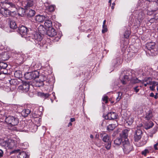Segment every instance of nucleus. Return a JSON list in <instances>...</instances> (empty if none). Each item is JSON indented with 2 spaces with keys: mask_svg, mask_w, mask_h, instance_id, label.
Returning <instances> with one entry per match:
<instances>
[{
  "mask_svg": "<svg viewBox=\"0 0 158 158\" xmlns=\"http://www.w3.org/2000/svg\"><path fill=\"white\" fill-rule=\"evenodd\" d=\"M0 144L6 149H10L13 148L15 145L14 141L11 139L4 140L3 139L0 140Z\"/></svg>",
  "mask_w": 158,
  "mask_h": 158,
  "instance_id": "nucleus-1",
  "label": "nucleus"
},
{
  "mask_svg": "<svg viewBox=\"0 0 158 158\" xmlns=\"http://www.w3.org/2000/svg\"><path fill=\"white\" fill-rule=\"evenodd\" d=\"M122 144L123 151L126 154H128L133 150V147L130 144L128 139L122 141Z\"/></svg>",
  "mask_w": 158,
  "mask_h": 158,
  "instance_id": "nucleus-2",
  "label": "nucleus"
},
{
  "mask_svg": "<svg viewBox=\"0 0 158 158\" xmlns=\"http://www.w3.org/2000/svg\"><path fill=\"white\" fill-rule=\"evenodd\" d=\"M18 31L23 37H24L26 40L29 41L30 40V36L27 35V32L28 30L27 27L23 25L19 27L18 28Z\"/></svg>",
  "mask_w": 158,
  "mask_h": 158,
  "instance_id": "nucleus-3",
  "label": "nucleus"
},
{
  "mask_svg": "<svg viewBox=\"0 0 158 158\" xmlns=\"http://www.w3.org/2000/svg\"><path fill=\"white\" fill-rule=\"evenodd\" d=\"M29 82L24 81L23 85H21L19 86L18 89L21 90L22 92H27L29 90Z\"/></svg>",
  "mask_w": 158,
  "mask_h": 158,
  "instance_id": "nucleus-4",
  "label": "nucleus"
},
{
  "mask_svg": "<svg viewBox=\"0 0 158 158\" xmlns=\"http://www.w3.org/2000/svg\"><path fill=\"white\" fill-rule=\"evenodd\" d=\"M7 66L6 63L4 62H0V75L6 74L8 73V71L6 69Z\"/></svg>",
  "mask_w": 158,
  "mask_h": 158,
  "instance_id": "nucleus-5",
  "label": "nucleus"
},
{
  "mask_svg": "<svg viewBox=\"0 0 158 158\" xmlns=\"http://www.w3.org/2000/svg\"><path fill=\"white\" fill-rule=\"evenodd\" d=\"M44 81V79H39L38 78L35 80H34V81H30V82H31L30 84V85L33 87L35 86L37 87H39L43 85V82Z\"/></svg>",
  "mask_w": 158,
  "mask_h": 158,
  "instance_id": "nucleus-6",
  "label": "nucleus"
},
{
  "mask_svg": "<svg viewBox=\"0 0 158 158\" xmlns=\"http://www.w3.org/2000/svg\"><path fill=\"white\" fill-rule=\"evenodd\" d=\"M15 153L16 158H26L27 155L26 153L24 152H20L19 151L15 150L10 153V154Z\"/></svg>",
  "mask_w": 158,
  "mask_h": 158,
  "instance_id": "nucleus-7",
  "label": "nucleus"
},
{
  "mask_svg": "<svg viewBox=\"0 0 158 158\" xmlns=\"http://www.w3.org/2000/svg\"><path fill=\"white\" fill-rule=\"evenodd\" d=\"M6 6L9 9L8 10H10L12 13H14L17 10L15 4L9 1L7 2V4L6 5Z\"/></svg>",
  "mask_w": 158,
  "mask_h": 158,
  "instance_id": "nucleus-8",
  "label": "nucleus"
},
{
  "mask_svg": "<svg viewBox=\"0 0 158 158\" xmlns=\"http://www.w3.org/2000/svg\"><path fill=\"white\" fill-rule=\"evenodd\" d=\"M11 12L6 8H2L0 10V13L5 17L10 15Z\"/></svg>",
  "mask_w": 158,
  "mask_h": 158,
  "instance_id": "nucleus-9",
  "label": "nucleus"
},
{
  "mask_svg": "<svg viewBox=\"0 0 158 158\" xmlns=\"http://www.w3.org/2000/svg\"><path fill=\"white\" fill-rule=\"evenodd\" d=\"M46 34L50 37H53L56 35V32L55 29L52 27L46 30Z\"/></svg>",
  "mask_w": 158,
  "mask_h": 158,
  "instance_id": "nucleus-10",
  "label": "nucleus"
},
{
  "mask_svg": "<svg viewBox=\"0 0 158 158\" xmlns=\"http://www.w3.org/2000/svg\"><path fill=\"white\" fill-rule=\"evenodd\" d=\"M106 119L114 120L117 118L116 114L114 112L109 113L105 116Z\"/></svg>",
  "mask_w": 158,
  "mask_h": 158,
  "instance_id": "nucleus-11",
  "label": "nucleus"
},
{
  "mask_svg": "<svg viewBox=\"0 0 158 158\" xmlns=\"http://www.w3.org/2000/svg\"><path fill=\"white\" fill-rule=\"evenodd\" d=\"M39 74V72L36 70L30 72V78L32 80V81H34V80H35L38 78Z\"/></svg>",
  "mask_w": 158,
  "mask_h": 158,
  "instance_id": "nucleus-12",
  "label": "nucleus"
},
{
  "mask_svg": "<svg viewBox=\"0 0 158 158\" xmlns=\"http://www.w3.org/2000/svg\"><path fill=\"white\" fill-rule=\"evenodd\" d=\"M31 37L32 39H34L39 41H41L42 39V36L39 33L35 32H34L32 34Z\"/></svg>",
  "mask_w": 158,
  "mask_h": 158,
  "instance_id": "nucleus-13",
  "label": "nucleus"
},
{
  "mask_svg": "<svg viewBox=\"0 0 158 158\" xmlns=\"http://www.w3.org/2000/svg\"><path fill=\"white\" fill-rule=\"evenodd\" d=\"M15 117L12 116H9L6 117L5 118L6 122L9 124L12 125L13 121H14Z\"/></svg>",
  "mask_w": 158,
  "mask_h": 158,
  "instance_id": "nucleus-14",
  "label": "nucleus"
},
{
  "mask_svg": "<svg viewBox=\"0 0 158 158\" xmlns=\"http://www.w3.org/2000/svg\"><path fill=\"white\" fill-rule=\"evenodd\" d=\"M128 130L126 129L123 131L122 135L121 137L122 139H123L124 141H125L126 140L128 139Z\"/></svg>",
  "mask_w": 158,
  "mask_h": 158,
  "instance_id": "nucleus-15",
  "label": "nucleus"
},
{
  "mask_svg": "<svg viewBox=\"0 0 158 158\" xmlns=\"http://www.w3.org/2000/svg\"><path fill=\"white\" fill-rule=\"evenodd\" d=\"M46 18L44 16L39 15L36 16L35 19L37 21L41 23L45 21Z\"/></svg>",
  "mask_w": 158,
  "mask_h": 158,
  "instance_id": "nucleus-16",
  "label": "nucleus"
},
{
  "mask_svg": "<svg viewBox=\"0 0 158 158\" xmlns=\"http://www.w3.org/2000/svg\"><path fill=\"white\" fill-rule=\"evenodd\" d=\"M155 45V43L154 42L148 43L146 44V47L148 50H151L153 49Z\"/></svg>",
  "mask_w": 158,
  "mask_h": 158,
  "instance_id": "nucleus-17",
  "label": "nucleus"
},
{
  "mask_svg": "<svg viewBox=\"0 0 158 158\" xmlns=\"http://www.w3.org/2000/svg\"><path fill=\"white\" fill-rule=\"evenodd\" d=\"M38 30L39 33L41 34L44 35L46 33V29L43 25H40L39 26L38 28Z\"/></svg>",
  "mask_w": 158,
  "mask_h": 158,
  "instance_id": "nucleus-18",
  "label": "nucleus"
},
{
  "mask_svg": "<svg viewBox=\"0 0 158 158\" xmlns=\"http://www.w3.org/2000/svg\"><path fill=\"white\" fill-rule=\"evenodd\" d=\"M44 25L45 26L48 28L52 27V22L51 20H47L46 18L45 20Z\"/></svg>",
  "mask_w": 158,
  "mask_h": 158,
  "instance_id": "nucleus-19",
  "label": "nucleus"
},
{
  "mask_svg": "<svg viewBox=\"0 0 158 158\" xmlns=\"http://www.w3.org/2000/svg\"><path fill=\"white\" fill-rule=\"evenodd\" d=\"M26 10L23 8H19L18 10V14L19 15L23 17L25 14Z\"/></svg>",
  "mask_w": 158,
  "mask_h": 158,
  "instance_id": "nucleus-20",
  "label": "nucleus"
},
{
  "mask_svg": "<svg viewBox=\"0 0 158 158\" xmlns=\"http://www.w3.org/2000/svg\"><path fill=\"white\" fill-rule=\"evenodd\" d=\"M9 26L11 28L13 29L16 28L17 27L16 23L14 21H10Z\"/></svg>",
  "mask_w": 158,
  "mask_h": 158,
  "instance_id": "nucleus-21",
  "label": "nucleus"
},
{
  "mask_svg": "<svg viewBox=\"0 0 158 158\" xmlns=\"http://www.w3.org/2000/svg\"><path fill=\"white\" fill-rule=\"evenodd\" d=\"M123 139H121L120 138H118L114 141V143L116 145H119L121 143L122 141H123Z\"/></svg>",
  "mask_w": 158,
  "mask_h": 158,
  "instance_id": "nucleus-22",
  "label": "nucleus"
},
{
  "mask_svg": "<svg viewBox=\"0 0 158 158\" xmlns=\"http://www.w3.org/2000/svg\"><path fill=\"white\" fill-rule=\"evenodd\" d=\"M147 141V139H142L141 142L137 144L138 146H142L145 144L146 143Z\"/></svg>",
  "mask_w": 158,
  "mask_h": 158,
  "instance_id": "nucleus-23",
  "label": "nucleus"
},
{
  "mask_svg": "<svg viewBox=\"0 0 158 158\" xmlns=\"http://www.w3.org/2000/svg\"><path fill=\"white\" fill-rule=\"evenodd\" d=\"M38 94V95L39 96L41 97H43L44 99H46L47 98H48L49 96V94L47 93L44 94L42 92H39Z\"/></svg>",
  "mask_w": 158,
  "mask_h": 158,
  "instance_id": "nucleus-24",
  "label": "nucleus"
},
{
  "mask_svg": "<svg viewBox=\"0 0 158 158\" xmlns=\"http://www.w3.org/2000/svg\"><path fill=\"white\" fill-rule=\"evenodd\" d=\"M154 124L151 121L147 123L145 126V128L146 129H148L152 127L153 125Z\"/></svg>",
  "mask_w": 158,
  "mask_h": 158,
  "instance_id": "nucleus-25",
  "label": "nucleus"
},
{
  "mask_svg": "<svg viewBox=\"0 0 158 158\" xmlns=\"http://www.w3.org/2000/svg\"><path fill=\"white\" fill-rule=\"evenodd\" d=\"M102 140L105 142H108L110 141V137L109 135H106L104 136L102 138Z\"/></svg>",
  "mask_w": 158,
  "mask_h": 158,
  "instance_id": "nucleus-26",
  "label": "nucleus"
},
{
  "mask_svg": "<svg viewBox=\"0 0 158 158\" xmlns=\"http://www.w3.org/2000/svg\"><path fill=\"white\" fill-rule=\"evenodd\" d=\"M115 125L114 124H110L107 127V130L110 131L113 130L115 128Z\"/></svg>",
  "mask_w": 158,
  "mask_h": 158,
  "instance_id": "nucleus-27",
  "label": "nucleus"
},
{
  "mask_svg": "<svg viewBox=\"0 0 158 158\" xmlns=\"http://www.w3.org/2000/svg\"><path fill=\"white\" fill-rule=\"evenodd\" d=\"M15 77L17 78H19L22 76L21 72L19 71H16L14 73Z\"/></svg>",
  "mask_w": 158,
  "mask_h": 158,
  "instance_id": "nucleus-28",
  "label": "nucleus"
},
{
  "mask_svg": "<svg viewBox=\"0 0 158 158\" xmlns=\"http://www.w3.org/2000/svg\"><path fill=\"white\" fill-rule=\"evenodd\" d=\"M55 8V6L53 5L48 6L47 8V9L50 12H53L54 11Z\"/></svg>",
  "mask_w": 158,
  "mask_h": 158,
  "instance_id": "nucleus-29",
  "label": "nucleus"
},
{
  "mask_svg": "<svg viewBox=\"0 0 158 158\" xmlns=\"http://www.w3.org/2000/svg\"><path fill=\"white\" fill-rule=\"evenodd\" d=\"M152 117V111H149L148 114H147V115L145 117V118L147 120L151 119Z\"/></svg>",
  "mask_w": 158,
  "mask_h": 158,
  "instance_id": "nucleus-30",
  "label": "nucleus"
},
{
  "mask_svg": "<svg viewBox=\"0 0 158 158\" xmlns=\"http://www.w3.org/2000/svg\"><path fill=\"white\" fill-rule=\"evenodd\" d=\"M30 114V110L29 109L23 110L22 112V114L24 117H27Z\"/></svg>",
  "mask_w": 158,
  "mask_h": 158,
  "instance_id": "nucleus-31",
  "label": "nucleus"
},
{
  "mask_svg": "<svg viewBox=\"0 0 158 158\" xmlns=\"http://www.w3.org/2000/svg\"><path fill=\"white\" fill-rule=\"evenodd\" d=\"M130 31H126L124 34V37L126 39H128L130 35Z\"/></svg>",
  "mask_w": 158,
  "mask_h": 158,
  "instance_id": "nucleus-32",
  "label": "nucleus"
},
{
  "mask_svg": "<svg viewBox=\"0 0 158 158\" xmlns=\"http://www.w3.org/2000/svg\"><path fill=\"white\" fill-rule=\"evenodd\" d=\"M141 137L140 136H138V135H134V140L135 142H138L139 140L140 139Z\"/></svg>",
  "mask_w": 158,
  "mask_h": 158,
  "instance_id": "nucleus-33",
  "label": "nucleus"
},
{
  "mask_svg": "<svg viewBox=\"0 0 158 158\" xmlns=\"http://www.w3.org/2000/svg\"><path fill=\"white\" fill-rule=\"evenodd\" d=\"M142 132L141 130L140 129H137L135 132V135H138L142 137Z\"/></svg>",
  "mask_w": 158,
  "mask_h": 158,
  "instance_id": "nucleus-34",
  "label": "nucleus"
},
{
  "mask_svg": "<svg viewBox=\"0 0 158 158\" xmlns=\"http://www.w3.org/2000/svg\"><path fill=\"white\" fill-rule=\"evenodd\" d=\"M152 79L150 77H146L143 80V81L141 82L142 83H143L144 82H146L147 83V82H148L149 81H151V82H152Z\"/></svg>",
  "mask_w": 158,
  "mask_h": 158,
  "instance_id": "nucleus-35",
  "label": "nucleus"
},
{
  "mask_svg": "<svg viewBox=\"0 0 158 158\" xmlns=\"http://www.w3.org/2000/svg\"><path fill=\"white\" fill-rule=\"evenodd\" d=\"M18 123H19L18 119L17 118L15 117L14 121H13V122L12 123V125L13 126H15V125H17Z\"/></svg>",
  "mask_w": 158,
  "mask_h": 158,
  "instance_id": "nucleus-36",
  "label": "nucleus"
},
{
  "mask_svg": "<svg viewBox=\"0 0 158 158\" xmlns=\"http://www.w3.org/2000/svg\"><path fill=\"white\" fill-rule=\"evenodd\" d=\"M108 143L107 144H105V148L107 150H109L110 149L111 146V142L110 141H109Z\"/></svg>",
  "mask_w": 158,
  "mask_h": 158,
  "instance_id": "nucleus-37",
  "label": "nucleus"
},
{
  "mask_svg": "<svg viewBox=\"0 0 158 158\" xmlns=\"http://www.w3.org/2000/svg\"><path fill=\"white\" fill-rule=\"evenodd\" d=\"M131 82L134 83H138L139 82H142L140 80H139L137 78H134L131 80Z\"/></svg>",
  "mask_w": 158,
  "mask_h": 158,
  "instance_id": "nucleus-38",
  "label": "nucleus"
},
{
  "mask_svg": "<svg viewBox=\"0 0 158 158\" xmlns=\"http://www.w3.org/2000/svg\"><path fill=\"white\" fill-rule=\"evenodd\" d=\"M24 77L26 80H28L30 79V74L29 72H27L25 73Z\"/></svg>",
  "mask_w": 158,
  "mask_h": 158,
  "instance_id": "nucleus-39",
  "label": "nucleus"
},
{
  "mask_svg": "<svg viewBox=\"0 0 158 158\" xmlns=\"http://www.w3.org/2000/svg\"><path fill=\"white\" fill-rule=\"evenodd\" d=\"M103 29L102 30V32L103 33H104L107 31V28L106 25L103 26H102Z\"/></svg>",
  "mask_w": 158,
  "mask_h": 158,
  "instance_id": "nucleus-40",
  "label": "nucleus"
},
{
  "mask_svg": "<svg viewBox=\"0 0 158 158\" xmlns=\"http://www.w3.org/2000/svg\"><path fill=\"white\" fill-rule=\"evenodd\" d=\"M156 18L155 16L154 15V18L151 19L149 21V22L151 23H154L156 20L158 19H156Z\"/></svg>",
  "mask_w": 158,
  "mask_h": 158,
  "instance_id": "nucleus-41",
  "label": "nucleus"
},
{
  "mask_svg": "<svg viewBox=\"0 0 158 158\" xmlns=\"http://www.w3.org/2000/svg\"><path fill=\"white\" fill-rule=\"evenodd\" d=\"M149 153V151L148 149H145L143 151L141 152V154L145 156L146 155L147 153Z\"/></svg>",
  "mask_w": 158,
  "mask_h": 158,
  "instance_id": "nucleus-42",
  "label": "nucleus"
},
{
  "mask_svg": "<svg viewBox=\"0 0 158 158\" xmlns=\"http://www.w3.org/2000/svg\"><path fill=\"white\" fill-rule=\"evenodd\" d=\"M35 11L34 10L30 9V17L33 16L35 15Z\"/></svg>",
  "mask_w": 158,
  "mask_h": 158,
  "instance_id": "nucleus-43",
  "label": "nucleus"
},
{
  "mask_svg": "<svg viewBox=\"0 0 158 158\" xmlns=\"http://www.w3.org/2000/svg\"><path fill=\"white\" fill-rule=\"evenodd\" d=\"M108 97L107 96H105L103 98V101L105 102V103H106L108 102Z\"/></svg>",
  "mask_w": 158,
  "mask_h": 158,
  "instance_id": "nucleus-44",
  "label": "nucleus"
},
{
  "mask_svg": "<svg viewBox=\"0 0 158 158\" xmlns=\"http://www.w3.org/2000/svg\"><path fill=\"white\" fill-rule=\"evenodd\" d=\"M152 85L154 86L155 85H158V82L155 81H152Z\"/></svg>",
  "mask_w": 158,
  "mask_h": 158,
  "instance_id": "nucleus-45",
  "label": "nucleus"
},
{
  "mask_svg": "<svg viewBox=\"0 0 158 158\" xmlns=\"http://www.w3.org/2000/svg\"><path fill=\"white\" fill-rule=\"evenodd\" d=\"M3 154L4 153L2 149H0V157H2Z\"/></svg>",
  "mask_w": 158,
  "mask_h": 158,
  "instance_id": "nucleus-46",
  "label": "nucleus"
},
{
  "mask_svg": "<svg viewBox=\"0 0 158 158\" xmlns=\"http://www.w3.org/2000/svg\"><path fill=\"white\" fill-rule=\"evenodd\" d=\"M35 4V1H31L30 0V7L31 6H33Z\"/></svg>",
  "mask_w": 158,
  "mask_h": 158,
  "instance_id": "nucleus-47",
  "label": "nucleus"
},
{
  "mask_svg": "<svg viewBox=\"0 0 158 158\" xmlns=\"http://www.w3.org/2000/svg\"><path fill=\"white\" fill-rule=\"evenodd\" d=\"M8 1H9L7 0H2L1 1V2L3 3H5L6 5L7 4V2H8Z\"/></svg>",
  "mask_w": 158,
  "mask_h": 158,
  "instance_id": "nucleus-48",
  "label": "nucleus"
},
{
  "mask_svg": "<svg viewBox=\"0 0 158 158\" xmlns=\"http://www.w3.org/2000/svg\"><path fill=\"white\" fill-rule=\"evenodd\" d=\"M147 85H152V82H151L150 81H149L148 82H147V83H146L144 84V85L146 87L147 86Z\"/></svg>",
  "mask_w": 158,
  "mask_h": 158,
  "instance_id": "nucleus-49",
  "label": "nucleus"
},
{
  "mask_svg": "<svg viewBox=\"0 0 158 158\" xmlns=\"http://www.w3.org/2000/svg\"><path fill=\"white\" fill-rule=\"evenodd\" d=\"M34 127L33 130L32 131V132L35 131L37 129V127L36 125H34Z\"/></svg>",
  "mask_w": 158,
  "mask_h": 158,
  "instance_id": "nucleus-50",
  "label": "nucleus"
},
{
  "mask_svg": "<svg viewBox=\"0 0 158 158\" xmlns=\"http://www.w3.org/2000/svg\"><path fill=\"white\" fill-rule=\"evenodd\" d=\"M158 145V143H157L156 144H155L154 146V147L155 150H157L158 148L157 147V146Z\"/></svg>",
  "mask_w": 158,
  "mask_h": 158,
  "instance_id": "nucleus-51",
  "label": "nucleus"
},
{
  "mask_svg": "<svg viewBox=\"0 0 158 158\" xmlns=\"http://www.w3.org/2000/svg\"><path fill=\"white\" fill-rule=\"evenodd\" d=\"M120 93H118V98H117V100L118 101H119L121 98V96H120Z\"/></svg>",
  "mask_w": 158,
  "mask_h": 158,
  "instance_id": "nucleus-52",
  "label": "nucleus"
},
{
  "mask_svg": "<svg viewBox=\"0 0 158 158\" xmlns=\"http://www.w3.org/2000/svg\"><path fill=\"white\" fill-rule=\"evenodd\" d=\"M29 7H30V3L29 2H28L27 3V6L25 7V8L26 9H27Z\"/></svg>",
  "mask_w": 158,
  "mask_h": 158,
  "instance_id": "nucleus-53",
  "label": "nucleus"
},
{
  "mask_svg": "<svg viewBox=\"0 0 158 158\" xmlns=\"http://www.w3.org/2000/svg\"><path fill=\"white\" fill-rule=\"evenodd\" d=\"M124 78L125 80H127V81H128V76L127 75H125L124 77Z\"/></svg>",
  "mask_w": 158,
  "mask_h": 158,
  "instance_id": "nucleus-54",
  "label": "nucleus"
},
{
  "mask_svg": "<svg viewBox=\"0 0 158 158\" xmlns=\"http://www.w3.org/2000/svg\"><path fill=\"white\" fill-rule=\"evenodd\" d=\"M149 88L151 90L153 91L154 89L155 86L152 85V86H150Z\"/></svg>",
  "mask_w": 158,
  "mask_h": 158,
  "instance_id": "nucleus-55",
  "label": "nucleus"
},
{
  "mask_svg": "<svg viewBox=\"0 0 158 158\" xmlns=\"http://www.w3.org/2000/svg\"><path fill=\"white\" fill-rule=\"evenodd\" d=\"M138 87H135L134 88V90L136 93L138 92L139 91V89H137Z\"/></svg>",
  "mask_w": 158,
  "mask_h": 158,
  "instance_id": "nucleus-56",
  "label": "nucleus"
},
{
  "mask_svg": "<svg viewBox=\"0 0 158 158\" xmlns=\"http://www.w3.org/2000/svg\"><path fill=\"white\" fill-rule=\"evenodd\" d=\"M157 94H158V93H156V94L154 96V98H155L156 99L158 98V96H157Z\"/></svg>",
  "mask_w": 158,
  "mask_h": 158,
  "instance_id": "nucleus-57",
  "label": "nucleus"
},
{
  "mask_svg": "<svg viewBox=\"0 0 158 158\" xmlns=\"http://www.w3.org/2000/svg\"><path fill=\"white\" fill-rule=\"evenodd\" d=\"M154 93H151L150 95V96L151 97H154Z\"/></svg>",
  "mask_w": 158,
  "mask_h": 158,
  "instance_id": "nucleus-58",
  "label": "nucleus"
},
{
  "mask_svg": "<svg viewBox=\"0 0 158 158\" xmlns=\"http://www.w3.org/2000/svg\"><path fill=\"white\" fill-rule=\"evenodd\" d=\"M70 121L71 122H73L75 121V119L74 118H72L70 119Z\"/></svg>",
  "mask_w": 158,
  "mask_h": 158,
  "instance_id": "nucleus-59",
  "label": "nucleus"
},
{
  "mask_svg": "<svg viewBox=\"0 0 158 158\" xmlns=\"http://www.w3.org/2000/svg\"><path fill=\"white\" fill-rule=\"evenodd\" d=\"M121 82H122V83L124 84V85H125L126 84V82L125 81H124V80H121Z\"/></svg>",
  "mask_w": 158,
  "mask_h": 158,
  "instance_id": "nucleus-60",
  "label": "nucleus"
},
{
  "mask_svg": "<svg viewBox=\"0 0 158 158\" xmlns=\"http://www.w3.org/2000/svg\"><path fill=\"white\" fill-rule=\"evenodd\" d=\"M156 0H147L149 2H155Z\"/></svg>",
  "mask_w": 158,
  "mask_h": 158,
  "instance_id": "nucleus-61",
  "label": "nucleus"
},
{
  "mask_svg": "<svg viewBox=\"0 0 158 158\" xmlns=\"http://www.w3.org/2000/svg\"><path fill=\"white\" fill-rule=\"evenodd\" d=\"M106 20H105L103 22V26H104V25H105V23H106Z\"/></svg>",
  "mask_w": 158,
  "mask_h": 158,
  "instance_id": "nucleus-62",
  "label": "nucleus"
},
{
  "mask_svg": "<svg viewBox=\"0 0 158 158\" xmlns=\"http://www.w3.org/2000/svg\"><path fill=\"white\" fill-rule=\"evenodd\" d=\"M90 137L91 138L93 139V136L92 135H90Z\"/></svg>",
  "mask_w": 158,
  "mask_h": 158,
  "instance_id": "nucleus-63",
  "label": "nucleus"
},
{
  "mask_svg": "<svg viewBox=\"0 0 158 158\" xmlns=\"http://www.w3.org/2000/svg\"><path fill=\"white\" fill-rule=\"evenodd\" d=\"M72 125V123L71 122H70L69 123V126H69V125L71 126Z\"/></svg>",
  "mask_w": 158,
  "mask_h": 158,
  "instance_id": "nucleus-64",
  "label": "nucleus"
}]
</instances>
